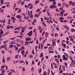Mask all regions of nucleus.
Listing matches in <instances>:
<instances>
[{"instance_id":"1","label":"nucleus","mask_w":75,"mask_h":75,"mask_svg":"<svg viewBox=\"0 0 75 75\" xmlns=\"http://www.w3.org/2000/svg\"><path fill=\"white\" fill-rule=\"evenodd\" d=\"M52 1L53 2L52 3L53 4L50 6V7L52 9L54 8H57V6H56V1L55 0H52Z\"/></svg>"},{"instance_id":"2","label":"nucleus","mask_w":75,"mask_h":75,"mask_svg":"<svg viewBox=\"0 0 75 75\" xmlns=\"http://www.w3.org/2000/svg\"><path fill=\"white\" fill-rule=\"evenodd\" d=\"M62 59L63 60H68V58H66V57H65V55H63L62 56Z\"/></svg>"},{"instance_id":"3","label":"nucleus","mask_w":75,"mask_h":75,"mask_svg":"<svg viewBox=\"0 0 75 75\" xmlns=\"http://www.w3.org/2000/svg\"><path fill=\"white\" fill-rule=\"evenodd\" d=\"M16 18H18V19H21L22 18V16L19 15H18L16 16Z\"/></svg>"},{"instance_id":"4","label":"nucleus","mask_w":75,"mask_h":75,"mask_svg":"<svg viewBox=\"0 0 75 75\" xmlns=\"http://www.w3.org/2000/svg\"><path fill=\"white\" fill-rule=\"evenodd\" d=\"M63 26L64 27V28H65V29H67L68 30H69V27L66 25H63Z\"/></svg>"},{"instance_id":"5","label":"nucleus","mask_w":75,"mask_h":75,"mask_svg":"<svg viewBox=\"0 0 75 75\" xmlns=\"http://www.w3.org/2000/svg\"><path fill=\"white\" fill-rule=\"evenodd\" d=\"M33 30L31 31L29 33H27L28 35H29V36H31Z\"/></svg>"},{"instance_id":"6","label":"nucleus","mask_w":75,"mask_h":75,"mask_svg":"<svg viewBox=\"0 0 75 75\" xmlns=\"http://www.w3.org/2000/svg\"><path fill=\"white\" fill-rule=\"evenodd\" d=\"M25 39L26 41H31V38H26Z\"/></svg>"},{"instance_id":"7","label":"nucleus","mask_w":75,"mask_h":75,"mask_svg":"<svg viewBox=\"0 0 75 75\" xmlns=\"http://www.w3.org/2000/svg\"><path fill=\"white\" fill-rule=\"evenodd\" d=\"M72 10H73V11L71 13L73 14H75V8H73L70 10V11H72Z\"/></svg>"},{"instance_id":"8","label":"nucleus","mask_w":75,"mask_h":75,"mask_svg":"<svg viewBox=\"0 0 75 75\" xmlns=\"http://www.w3.org/2000/svg\"><path fill=\"white\" fill-rule=\"evenodd\" d=\"M64 11H65V10H63V11H62L61 12V14H60L59 15V16H60V15H61V14L62 15H63V14H64Z\"/></svg>"},{"instance_id":"9","label":"nucleus","mask_w":75,"mask_h":75,"mask_svg":"<svg viewBox=\"0 0 75 75\" xmlns=\"http://www.w3.org/2000/svg\"><path fill=\"white\" fill-rule=\"evenodd\" d=\"M4 2V0H0V2H1V4L0 5H2L3 4V2Z\"/></svg>"},{"instance_id":"10","label":"nucleus","mask_w":75,"mask_h":75,"mask_svg":"<svg viewBox=\"0 0 75 75\" xmlns=\"http://www.w3.org/2000/svg\"><path fill=\"white\" fill-rule=\"evenodd\" d=\"M64 6H65V7H66V8H69V5L68 4H65L64 5Z\"/></svg>"},{"instance_id":"11","label":"nucleus","mask_w":75,"mask_h":75,"mask_svg":"<svg viewBox=\"0 0 75 75\" xmlns=\"http://www.w3.org/2000/svg\"><path fill=\"white\" fill-rule=\"evenodd\" d=\"M55 61L57 62V63H59V61L58 60V59H55Z\"/></svg>"},{"instance_id":"12","label":"nucleus","mask_w":75,"mask_h":75,"mask_svg":"<svg viewBox=\"0 0 75 75\" xmlns=\"http://www.w3.org/2000/svg\"><path fill=\"white\" fill-rule=\"evenodd\" d=\"M71 31L72 33H74V32H75V29L73 28H71Z\"/></svg>"},{"instance_id":"13","label":"nucleus","mask_w":75,"mask_h":75,"mask_svg":"<svg viewBox=\"0 0 75 75\" xmlns=\"http://www.w3.org/2000/svg\"><path fill=\"white\" fill-rule=\"evenodd\" d=\"M41 8H40V9H38L36 10V12H37V13H38L40 10H41Z\"/></svg>"},{"instance_id":"14","label":"nucleus","mask_w":75,"mask_h":75,"mask_svg":"<svg viewBox=\"0 0 75 75\" xmlns=\"http://www.w3.org/2000/svg\"><path fill=\"white\" fill-rule=\"evenodd\" d=\"M21 28L22 29V31H24V30H25V28L23 27H21Z\"/></svg>"},{"instance_id":"15","label":"nucleus","mask_w":75,"mask_h":75,"mask_svg":"<svg viewBox=\"0 0 75 75\" xmlns=\"http://www.w3.org/2000/svg\"><path fill=\"white\" fill-rule=\"evenodd\" d=\"M67 18H68V19H69V20H71V19H72V17L67 16Z\"/></svg>"},{"instance_id":"16","label":"nucleus","mask_w":75,"mask_h":75,"mask_svg":"<svg viewBox=\"0 0 75 75\" xmlns=\"http://www.w3.org/2000/svg\"><path fill=\"white\" fill-rule=\"evenodd\" d=\"M52 43H53V46H54V47H55V46L56 45L55 42H54V41H53Z\"/></svg>"},{"instance_id":"17","label":"nucleus","mask_w":75,"mask_h":75,"mask_svg":"<svg viewBox=\"0 0 75 75\" xmlns=\"http://www.w3.org/2000/svg\"><path fill=\"white\" fill-rule=\"evenodd\" d=\"M48 33L47 32H46L45 33V35H46V37H47L48 36Z\"/></svg>"},{"instance_id":"18","label":"nucleus","mask_w":75,"mask_h":75,"mask_svg":"<svg viewBox=\"0 0 75 75\" xmlns=\"http://www.w3.org/2000/svg\"><path fill=\"white\" fill-rule=\"evenodd\" d=\"M18 56H19V55L18 54L16 55L15 57L16 59H17L18 58Z\"/></svg>"},{"instance_id":"19","label":"nucleus","mask_w":75,"mask_h":75,"mask_svg":"<svg viewBox=\"0 0 75 75\" xmlns=\"http://www.w3.org/2000/svg\"><path fill=\"white\" fill-rule=\"evenodd\" d=\"M28 57L30 58H33V56L32 55H29Z\"/></svg>"},{"instance_id":"20","label":"nucleus","mask_w":75,"mask_h":75,"mask_svg":"<svg viewBox=\"0 0 75 75\" xmlns=\"http://www.w3.org/2000/svg\"><path fill=\"white\" fill-rule=\"evenodd\" d=\"M38 71H39V74H40V73H41V72L42 71V70L41 68H40V70H38Z\"/></svg>"},{"instance_id":"21","label":"nucleus","mask_w":75,"mask_h":75,"mask_svg":"<svg viewBox=\"0 0 75 75\" xmlns=\"http://www.w3.org/2000/svg\"><path fill=\"white\" fill-rule=\"evenodd\" d=\"M40 57H43L44 55H43V53H42L40 54Z\"/></svg>"},{"instance_id":"22","label":"nucleus","mask_w":75,"mask_h":75,"mask_svg":"<svg viewBox=\"0 0 75 75\" xmlns=\"http://www.w3.org/2000/svg\"><path fill=\"white\" fill-rule=\"evenodd\" d=\"M62 74L63 75H68V73H62Z\"/></svg>"},{"instance_id":"23","label":"nucleus","mask_w":75,"mask_h":75,"mask_svg":"<svg viewBox=\"0 0 75 75\" xmlns=\"http://www.w3.org/2000/svg\"><path fill=\"white\" fill-rule=\"evenodd\" d=\"M21 12V9H19L18 10V13H20Z\"/></svg>"},{"instance_id":"24","label":"nucleus","mask_w":75,"mask_h":75,"mask_svg":"<svg viewBox=\"0 0 75 75\" xmlns=\"http://www.w3.org/2000/svg\"><path fill=\"white\" fill-rule=\"evenodd\" d=\"M11 58V57H8L7 58V61H10V59Z\"/></svg>"},{"instance_id":"25","label":"nucleus","mask_w":75,"mask_h":75,"mask_svg":"<svg viewBox=\"0 0 75 75\" xmlns=\"http://www.w3.org/2000/svg\"><path fill=\"white\" fill-rule=\"evenodd\" d=\"M62 69H63V71H65V68L64 66H62Z\"/></svg>"},{"instance_id":"26","label":"nucleus","mask_w":75,"mask_h":75,"mask_svg":"<svg viewBox=\"0 0 75 75\" xmlns=\"http://www.w3.org/2000/svg\"><path fill=\"white\" fill-rule=\"evenodd\" d=\"M25 53V52L24 51V50H22V52H21V54H23Z\"/></svg>"},{"instance_id":"27","label":"nucleus","mask_w":75,"mask_h":75,"mask_svg":"<svg viewBox=\"0 0 75 75\" xmlns=\"http://www.w3.org/2000/svg\"><path fill=\"white\" fill-rule=\"evenodd\" d=\"M43 75H47V72L46 71H45L43 73Z\"/></svg>"},{"instance_id":"28","label":"nucleus","mask_w":75,"mask_h":75,"mask_svg":"<svg viewBox=\"0 0 75 75\" xmlns=\"http://www.w3.org/2000/svg\"><path fill=\"white\" fill-rule=\"evenodd\" d=\"M4 32L3 31V30H1L0 32V34L1 35H2L3 34Z\"/></svg>"},{"instance_id":"29","label":"nucleus","mask_w":75,"mask_h":75,"mask_svg":"<svg viewBox=\"0 0 75 75\" xmlns=\"http://www.w3.org/2000/svg\"><path fill=\"white\" fill-rule=\"evenodd\" d=\"M40 33H42V28H41L40 30Z\"/></svg>"},{"instance_id":"30","label":"nucleus","mask_w":75,"mask_h":75,"mask_svg":"<svg viewBox=\"0 0 75 75\" xmlns=\"http://www.w3.org/2000/svg\"><path fill=\"white\" fill-rule=\"evenodd\" d=\"M72 63H73V64H75V61L74 60H73L71 61Z\"/></svg>"},{"instance_id":"31","label":"nucleus","mask_w":75,"mask_h":75,"mask_svg":"<svg viewBox=\"0 0 75 75\" xmlns=\"http://www.w3.org/2000/svg\"><path fill=\"white\" fill-rule=\"evenodd\" d=\"M6 6L7 7H10V5L8 4H7L6 5Z\"/></svg>"},{"instance_id":"32","label":"nucleus","mask_w":75,"mask_h":75,"mask_svg":"<svg viewBox=\"0 0 75 75\" xmlns=\"http://www.w3.org/2000/svg\"><path fill=\"white\" fill-rule=\"evenodd\" d=\"M33 16L34 15H30V17L31 18H32Z\"/></svg>"},{"instance_id":"33","label":"nucleus","mask_w":75,"mask_h":75,"mask_svg":"<svg viewBox=\"0 0 75 75\" xmlns=\"http://www.w3.org/2000/svg\"><path fill=\"white\" fill-rule=\"evenodd\" d=\"M1 11H0V13H3V11H4V9H2L1 8Z\"/></svg>"},{"instance_id":"34","label":"nucleus","mask_w":75,"mask_h":75,"mask_svg":"<svg viewBox=\"0 0 75 75\" xmlns=\"http://www.w3.org/2000/svg\"><path fill=\"white\" fill-rule=\"evenodd\" d=\"M25 70V67H24L22 71H23V72H24Z\"/></svg>"},{"instance_id":"35","label":"nucleus","mask_w":75,"mask_h":75,"mask_svg":"<svg viewBox=\"0 0 75 75\" xmlns=\"http://www.w3.org/2000/svg\"><path fill=\"white\" fill-rule=\"evenodd\" d=\"M72 3V1H70L69 2V4L70 6H71V4Z\"/></svg>"},{"instance_id":"36","label":"nucleus","mask_w":75,"mask_h":75,"mask_svg":"<svg viewBox=\"0 0 75 75\" xmlns=\"http://www.w3.org/2000/svg\"><path fill=\"white\" fill-rule=\"evenodd\" d=\"M47 40V39H46L45 40H44L43 42H42V44H44V42H45V41H46Z\"/></svg>"},{"instance_id":"37","label":"nucleus","mask_w":75,"mask_h":75,"mask_svg":"<svg viewBox=\"0 0 75 75\" xmlns=\"http://www.w3.org/2000/svg\"><path fill=\"white\" fill-rule=\"evenodd\" d=\"M4 66H5V67H6V70H7V69H8V66L6 65H4Z\"/></svg>"},{"instance_id":"38","label":"nucleus","mask_w":75,"mask_h":75,"mask_svg":"<svg viewBox=\"0 0 75 75\" xmlns=\"http://www.w3.org/2000/svg\"><path fill=\"white\" fill-rule=\"evenodd\" d=\"M24 32V31H22L21 32H20V35H22L23 34V33Z\"/></svg>"},{"instance_id":"39","label":"nucleus","mask_w":75,"mask_h":75,"mask_svg":"<svg viewBox=\"0 0 75 75\" xmlns=\"http://www.w3.org/2000/svg\"><path fill=\"white\" fill-rule=\"evenodd\" d=\"M58 6L59 7H61V3H58Z\"/></svg>"},{"instance_id":"40","label":"nucleus","mask_w":75,"mask_h":75,"mask_svg":"<svg viewBox=\"0 0 75 75\" xmlns=\"http://www.w3.org/2000/svg\"><path fill=\"white\" fill-rule=\"evenodd\" d=\"M47 15H48V16H50V12H49V11H47Z\"/></svg>"},{"instance_id":"41","label":"nucleus","mask_w":75,"mask_h":75,"mask_svg":"<svg viewBox=\"0 0 75 75\" xmlns=\"http://www.w3.org/2000/svg\"><path fill=\"white\" fill-rule=\"evenodd\" d=\"M15 38L16 37L13 38H10L9 39H10V40H14V39H15Z\"/></svg>"},{"instance_id":"42","label":"nucleus","mask_w":75,"mask_h":75,"mask_svg":"<svg viewBox=\"0 0 75 75\" xmlns=\"http://www.w3.org/2000/svg\"><path fill=\"white\" fill-rule=\"evenodd\" d=\"M75 4V2H73L72 4V6H75V5H74Z\"/></svg>"},{"instance_id":"43","label":"nucleus","mask_w":75,"mask_h":75,"mask_svg":"<svg viewBox=\"0 0 75 75\" xmlns=\"http://www.w3.org/2000/svg\"><path fill=\"white\" fill-rule=\"evenodd\" d=\"M20 63H21V64L22 63H23V62H24V61L23 60H20Z\"/></svg>"},{"instance_id":"44","label":"nucleus","mask_w":75,"mask_h":75,"mask_svg":"<svg viewBox=\"0 0 75 75\" xmlns=\"http://www.w3.org/2000/svg\"><path fill=\"white\" fill-rule=\"evenodd\" d=\"M51 67L52 69H53V65H52V63H51Z\"/></svg>"},{"instance_id":"45","label":"nucleus","mask_w":75,"mask_h":75,"mask_svg":"<svg viewBox=\"0 0 75 75\" xmlns=\"http://www.w3.org/2000/svg\"><path fill=\"white\" fill-rule=\"evenodd\" d=\"M16 18H15L13 20V23H14V22H15V21H16Z\"/></svg>"},{"instance_id":"46","label":"nucleus","mask_w":75,"mask_h":75,"mask_svg":"<svg viewBox=\"0 0 75 75\" xmlns=\"http://www.w3.org/2000/svg\"><path fill=\"white\" fill-rule=\"evenodd\" d=\"M43 24L45 27H46V25H45V23L44 22H43Z\"/></svg>"},{"instance_id":"47","label":"nucleus","mask_w":75,"mask_h":75,"mask_svg":"<svg viewBox=\"0 0 75 75\" xmlns=\"http://www.w3.org/2000/svg\"><path fill=\"white\" fill-rule=\"evenodd\" d=\"M44 34H45V31H44L42 33V36H43V35H44Z\"/></svg>"},{"instance_id":"48","label":"nucleus","mask_w":75,"mask_h":75,"mask_svg":"<svg viewBox=\"0 0 75 75\" xmlns=\"http://www.w3.org/2000/svg\"><path fill=\"white\" fill-rule=\"evenodd\" d=\"M69 58L71 61H72V57L71 56L69 57Z\"/></svg>"},{"instance_id":"49","label":"nucleus","mask_w":75,"mask_h":75,"mask_svg":"<svg viewBox=\"0 0 75 75\" xmlns=\"http://www.w3.org/2000/svg\"><path fill=\"white\" fill-rule=\"evenodd\" d=\"M60 10L61 11H62V10L63 9V8L62 7H61L60 8H59Z\"/></svg>"},{"instance_id":"50","label":"nucleus","mask_w":75,"mask_h":75,"mask_svg":"<svg viewBox=\"0 0 75 75\" xmlns=\"http://www.w3.org/2000/svg\"><path fill=\"white\" fill-rule=\"evenodd\" d=\"M58 33H56L55 34V37H57V36H58Z\"/></svg>"},{"instance_id":"51","label":"nucleus","mask_w":75,"mask_h":75,"mask_svg":"<svg viewBox=\"0 0 75 75\" xmlns=\"http://www.w3.org/2000/svg\"><path fill=\"white\" fill-rule=\"evenodd\" d=\"M49 53H50V54H52V53H53V51H49L48 52Z\"/></svg>"},{"instance_id":"52","label":"nucleus","mask_w":75,"mask_h":75,"mask_svg":"<svg viewBox=\"0 0 75 75\" xmlns=\"http://www.w3.org/2000/svg\"><path fill=\"white\" fill-rule=\"evenodd\" d=\"M65 56H66V57H69V56L68 55V54H67V53H66L65 54Z\"/></svg>"},{"instance_id":"53","label":"nucleus","mask_w":75,"mask_h":75,"mask_svg":"<svg viewBox=\"0 0 75 75\" xmlns=\"http://www.w3.org/2000/svg\"><path fill=\"white\" fill-rule=\"evenodd\" d=\"M59 18L60 19V20H64V18L61 17H60Z\"/></svg>"},{"instance_id":"54","label":"nucleus","mask_w":75,"mask_h":75,"mask_svg":"<svg viewBox=\"0 0 75 75\" xmlns=\"http://www.w3.org/2000/svg\"><path fill=\"white\" fill-rule=\"evenodd\" d=\"M52 50V48L51 47H49L48 49L49 51H51Z\"/></svg>"},{"instance_id":"55","label":"nucleus","mask_w":75,"mask_h":75,"mask_svg":"<svg viewBox=\"0 0 75 75\" xmlns=\"http://www.w3.org/2000/svg\"><path fill=\"white\" fill-rule=\"evenodd\" d=\"M51 72L52 75H54V72H53V71H51Z\"/></svg>"},{"instance_id":"56","label":"nucleus","mask_w":75,"mask_h":75,"mask_svg":"<svg viewBox=\"0 0 75 75\" xmlns=\"http://www.w3.org/2000/svg\"><path fill=\"white\" fill-rule=\"evenodd\" d=\"M3 23H6V19H4L3 20Z\"/></svg>"},{"instance_id":"57","label":"nucleus","mask_w":75,"mask_h":75,"mask_svg":"<svg viewBox=\"0 0 75 75\" xmlns=\"http://www.w3.org/2000/svg\"><path fill=\"white\" fill-rule=\"evenodd\" d=\"M14 47V45H10L9 46V47Z\"/></svg>"},{"instance_id":"58","label":"nucleus","mask_w":75,"mask_h":75,"mask_svg":"<svg viewBox=\"0 0 75 75\" xmlns=\"http://www.w3.org/2000/svg\"><path fill=\"white\" fill-rule=\"evenodd\" d=\"M10 26V28H12V29L14 28V26Z\"/></svg>"},{"instance_id":"59","label":"nucleus","mask_w":75,"mask_h":75,"mask_svg":"<svg viewBox=\"0 0 75 75\" xmlns=\"http://www.w3.org/2000/svg\"><path fill=\"white\" fill-rule=\"evenodd\" d=\"M7 42H8V40H6V41H4L3 42V43H7Z\"/></svg>"},{"instance_id":"60","label":"nucleus","mask_w":75,"mask_h":75,"mask_svg":"<svg viewBox=\"0 0 75 75\" xmlns=\"http://www.w3.org/2000/svg\"><path fill=\"white\" fill-rule=\"evenodd\" d=\"M32 8H33V5H32L29 7V9H32Z\"/></svg>"},{"instance_id":"61","label":"nucleus","mask_w":75,"mask_h":75,"mask_svg":"<svg viewBox=\"0 0 75 75\" xmlns=\"http://www.w3.org/2000/svg\"><path fill=\"white\" fill-rule=\"evenodd\" d=\"M6 7V6H2V8H5Z\"/></svg>"},{"instance_id":"62","label":"nucleus","mask_w":75,"mask_h":75,"mask_svg":"<svg viewBox=\"0 0 75 75\" xmlns=\"http://www.w3.org/2000/svg\"><path fill=\"white\" fill-rule=\"evenodd\" d=\"M45 11H46V9L43 10L42 11V13H45Z\"/></svg>"},{"instance_id":"63","label":"nucleus","mask_w":75,"mask_h":75,"mask_svg":"<svg viewBox=\"0 0 75 75\" xmlns=\"http://www.w3.org/2000/svg\"><path fill=\"white\" fill-rule=\"evenodd\" d=\"M61 57V55H58V59H59V58H60V57Z\"/></svg>"},{"instance_id":"64","label":"nucleus","mask_w":75,"mask_h":75,"mask_svg":"<svg viewBox=\"0 0 75 75\" xmlns=\"http://www.w3.org/2000/svg\"><path fill=\"white\" fill-rule=\"evenodd\" d=\"M8 34H9V32H7L6 33H5V34H6V35H8Z\"/></svg>"}]
</instances>
